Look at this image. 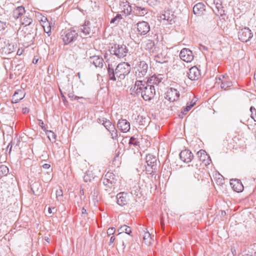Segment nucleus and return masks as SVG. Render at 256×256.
I'll return each mask as SVG.
<instances>
[{"label":"nucleus","mask_w":256,"mask_h":256,"mask_svg":"<svg viewBox=\"0 0 256 256\" xmlns=\"http://www.w3.org/2000/svg\"><path fill=\"white\" fill-rule=\"evenodd\" d=\"M60 92L61 96L62 98V100L64 101L66 100V97L64 96V95L62 94V92L61 91L60 89Z\"/></svg>","instance_id":"nucleus-54"},{"label":"nucleus","mask_w":256,"mask_h":256,"mask_svg":"<svg viewBox=\"0 0 256 256\" xmlns=\"http://www.w3.org/2000/svg\"><path fill=\"white\" fill-rule=\"evenodd\" d=\"M122 4V10L124 13L126 15L130 14L132 11V8L131 6L130 5L129 2H124Z\"/></svg>","instance_id":"nucleus-31"},{"label":"nucleus","mask_w":256,"mask_h":256,"mask_svg":"<svg viewBox=\"0 0 256 256\" xmlns=\"http://www.w3.org/2000/svg\"><path fill=\"white\" fill-rule=\"evenodd\" d=\"M117 203L120 206L126 205L128 202V196L126 193L120 192L116 196Z\"/></svg>","instance_id":"nucleus-22"},{"label":"nucleus","mask_w":256,"mask_h":256,"mask_svg":"<svg viewBox=\"0 0 256 256\" xmlns=\"http://www.w3.org/2000/svg\"><path fill=\"white\" fill-rule=\"evenodd\" d=\"M188 74L190 80H195L200 77V72L196 66H192L189 70Z\"/></svg>","instance_id":"nucleus-15"},{"label":"nucleus","mask_w":256,"mask_h":256,"mask_svg":"<svg viewBox=\"0 0 256 256\" xmlns=\"http://www.w3.org/2000/svg\"><path fill=\"white\" fill-rule=\"evenodd\" d=\"M142 118V116H138V118Z\"/></svg>","instance_id":"nucleus-60"},{"label":"nucleus","mask_w":256,"mask_h":256,"mask_svg":"<svg viewBox=\"0 0 256 256\" xmlns=\"http://www.w3.org/2000/svg\"><path fill=\"white\" fill-rule=\"evenodd\" d=\"M130 70V66L126 62L118 64L115 70V72L112 68H110V65L108 64V72L110 80H116V76L120 80H123L126 76L129 74Z\"/></svg>","instance_id":"nucleus-2"},{"label":"nucleus","mask_w":256,"mask_h":256,"mask_svg":"<svg viewBox=\"0 0 256 256\" xmlns=\"http://www.w3.org/2000/svg\"><path fill=\"white\" fill-rule=\"evenodd\" d=\"M114 240H115V238L114 236H112L110 240V244L113 243Z\"/></svg>","instance_id":"nucleus-52"},{"label":"nucleus","mask_w":256,"mask_h":256,"mask_svg":"<svg viewBox=\"0 0 256 256\" xmlns=\"http://www.w3.org/2000/svg\"><path fill=\"white\" fill-rule=\"evenodd\" d=\"M230 184L232 189L238 192H242L244 190L243 184L239 180H230Z\"/></svg>","instance_id":"nucleus-20"},{"label":"nucleus","mask_w":256,"mask_h":256,"mask_svg":"<svg viewBox=\"0 0 256 256\" xmlns=\"http://www.w3.org/2000/svg\"><path fill=\"white\" fill-rule=\"evenodd\" d=\"M89 24V22H85L84 24L82 25L80 28L81 32H83L85 36L90 34V28L88 26Z\"/></svg>","instance_id":"nucleus-32"},{"label":"nucleus","mask_w":256,"mask_h":256,"mask_svg":"<svg viewBox=\"0 0 256 256\" xmlns=\"http://www.w3.org/2000/svg\"><path fill=\"white\" fill-rule=\"evenodd\" d=\"M77 76L78 77V78H80V72H78L77 74Z\"/></svg>","instance_id":"nucleus-59"},{"label":"nucleus","mask_w":256,"mask_h":256,"mask_svg":"<svg viewBox=\"0 0 256 256\" xmlns=\"http://www.w3.org/2000/svg\"><path fill=\"white\" fill-rule=\"evenodd\" d=\"M88 173H87V174L84 176V181H85V182H88V180H90H90H88Z\"/></svg>","instance_id":"nucleus-53"},{"label":"nucleus","mask_w":256,"mask_h":256,"mask_svg":"<svg viewBox=\"0 0 256 256\" xmlns=\"http://www.w3.org/2000/svg\"><path fill=\"white\" fill-rule=\"evenodd\" d=\"M22 112L24 114H28L29 112V109L27 108H23L22 110Z\"/></svg>","instance_id":"nucleus-49"},{"label":"nucleus","mask_w":256,"mask_h":256,"mask_svg":"<svg viewBox=\"0 0 256 256\" xmlns=\"http://www.w3.org/2000/svg\"><path fill=\"white\" fill-rule=\"evenodd\" d=\"M194 104L195 102H188L186 106L182 110L181 113L182 114H186L188 112Z\"/></svg>","instance_id":"nucleus-34"},{"label":"nucleus","mask_w":256,"mask_h":256,"mask_svg":"<svg viewBox=\"0 0 256 256\" xmlns=\"http://www.w3.org/2000/svg\"><path fill=\"white\" fill-rule=\"evenodd\" d=\"M68 96L70 98H72V100L74 99V100H78V99L83 98V97H82V96L80 97V96H76L72 93L68 94Z\"/></svg>","instance_id":"nucleus-42"},{"label":"nucleus","mask_w":256,"mask_h":256,"mask_svg":"<svg viewBox=\"0 0 256 256\" xmlns=\"http://www.w3.org/2000/svg\"><path fill=\"white\" fill-rule=\"evenodd\" d=\"M163 80L162 74H154L150 77L148 80L147 83L149 84H158Z\"/></svg>","instance_id":"nucleus-23"},{"label":"nucleus","mask_w":256,"mask_h":256,"mask_svg":"<svg viewBox=\"0 0 256 256\" xmlns=\"http://www.w3.org/2000/svg\"><path fill=\"white\" fill-rule=\"evenodd\" d=\"M42 167H43V168H44L45 169H48V168H50V165L49 164H45L42 165Z\"/></svg>","instance_id":"nucleus-51"},{"label":"nucleus","mask_w":256,"mask_h":256,"mask_svg":"<svg viewBox=\"0 0 256 256\" xmlns=\"http://www.w3.org/2000/svg\"><path fill=\"white\" fill-rule=\"evenodd\" d=\"M134 90L136 94H140L145 100H151L154 96L156 92L154 86L149 84L142 80H136Z\"/></svg>","instance_id":"nucleus-1"},{"label":"nucleus","mask_w":256,"mask_h":256,"mask_svg":"<svg viewBox=\"0 0 256 256\" xmlns=\"http://www.w3.org/2000/svg\"><path fill=\"white\" fill-rule=\"evenodd\" d=\"M134 12L138 16H144L147 14L148 10L144 8L136 6L134 8Z\"/></svg>","instance_id":"nucleus-27"},{"label":"nucleus","mask_w":256,"mask_h":256,"mask_svg":"<svg viewBox=\"0 0 256 256\" xmlns=\"http://www.w3.org/2000/svg\"><path fill=\"white\" fill-rule=\"evenodd\" d=\"M48 212L50 214H51L52 213V210L50 208H48Z\"/></svg>","instance_id":"nucleus-56"},{"label":"nucleus","mask_w":256,"mask_h":256,"mask_svg":"<svg viewBox=\"0 0 256 256\" xmlns=\"http://www.w3.org/2000/svg\"><path fill=\"white\" fill-rule=\"evenodd\" d=\"M250 110L251 112L250 116L252 118L254 121L256 122V110L253 106H251Z\"/></svg>","instance_id":"nucleus-39"},{"label":"nucleus","mask_w":256,"mask_h":256,"mask_svg":"<svg viewBox=\"0 0 256 256\" xmlns=\"http://www.w3.org/2000/svg\"><path fill=\"white\" fill-rule=\"evenodd\" d=\"M154 59L156 62L158 63H164L166 62V55L164 54H162V52L154 55Z\"/></svg>","instance_id":"nucleus-29"},{"label":"nucleus","mask_w":256,"mask_h":256,"mask_svg":"<svg viewBox=\"0 0 256 256\" xmlns=\"http://www.w3.org/2000/svg\"><path fill=\"white\" fill-rule=\"evenodd\" d=\"M115 232V228H109L107 230V234L108 236L113 234Z\"/></svg>","instance_id":"nucleus-43"},{"label":"nucleus","mask_w":256,"mask_h":256,"mask_svg":"<svg viewBox=\"0 0 256 256\" xmlns=\"http://www.w3.org/2000/svg\"><path fill=\"white\" fill-rule=\"evenodd\" d=\"M146 162L148 166L152 168L154 166L156 161V158L152 154H148L146 156Z\"/></svg>","instance_id":"nucleus-28"},{"label":"nucleus","mask_w":256,"mask_h":256,"mask_svg":"<svg viewBox=\"0 0 256 256\" xmlns=\"http://www.w3.org/2000/svg\"><path fill=\"white\" fill-rule=\"evenodd\" d=\"M233 140L234 141H236V140H238V138L237 136H235Z\"/></svg>","instance_id":"nucleus-57"},{"label":"nucleus","mask_w":256,"mask_h":256,"mask_svg":"<svg viewBox=\"0 0 256 256\" xmlns=\"http://www.w3.org/2000/svg\"><path fill=\"white\" fill-rule=\"evenodd\" d=\"M12 145H10V144H9L7 148H8H8H9L10 151V150H12Z\"/></svg>","instance_id":"nucleus-55"},{"label":"nucleus","mask_w":256,"mask_h":256,"mask_svg":"<svg viewBox=\"0 0 256 256\" xmlns=\"http://www.w3.org/2000/svg\"><path fill=\"white\" fill-rule=\"evenodd\" d=\"M217 82L220 83L221 88L224 90H226L232 84V82L230 80L229 77L227 75L220 76L218 77Z\"/></svg>","instance_id":"nucleus-13"},{"label":"nucleus","mask_w":256,"mask_h":256,"mask_svg":"<svg viewBox=\"0 0 256 256\" xmlns=\"http://www.w3.org/2000/svg\"><path fill=\"white\" fill-rule=\"evenodd\" d=\"M118 127L122 132H126L130 130V124L126 120L121 119L118 122Z\"/></svg>","instance_id":"nucleus-19"},{"label":"nucleus","mask_w":256,"mask_h":256,"mask_svg":"<svg viewBox=\"0 0 256 256\" xmlns=\"http://www.w3.org/2000/svg\"><path fill=\"white\" fill-rule=\"evenodd\" d=\"M137 32L140 34H146L150 30L149 24L146 22L142 21L136 24Z\"/></svg>","instance_id":"nucleus-14"},{"label":"nucleus","mask_w":256,"mask_h":256,"mask_svg":"<svg viewBox=\"0 0 256 256\" xmlns=\"http://www.w3.org/2000/svg\"><path fill=\"white\" fill-rule=\"evenodd\" d=\"M120 230H121L122 232H124L129 235L132 232L130 228L126 225H124L122 226L120 228Z\"/></svg>","instance_id":"nucleus-36"},{"label":"nucleus","mask_w":256,"mask_h":256,"mask_svg":"<svg viewBox=\"0 0 256 256\" xmlns=\"http://www.w3.org/2000/svg\"><path fill=\"white\" fill-rule=\"evenodd\" d=\"M161 20L166 22L169 24L174 22L175 16L170 10L164 11L160 16Z\"/></svg>","instance_id":"nucleus-12"},{"label":"nucleus","mask_w":256,"mask_h":256,"mask_svg":"<svg viewBox=\"0 0 256 256\" xmlns=\"http://www.w3.org/2000/svg\"><path fill=\"white\" fill-rule=\"evenodd\" d=\"M89 61L96 67L102 68L103 66L104 60L102 58L98 56H94L90 58Z\"/></svg>","instance_id":"nucleus-21"},{"label":"nucleus","mask_w":256,"mask_h":256,"mask_svg":"<svg viewBox=\"0 0 256 256\" xmlns=\"http://www.w3.org/2000/svg\"><path fill=\"white\" fill-rule=\"evenodd\" d=\"M110 52L118 58H122L126 56L128 49L125 45L114 44L111 47Z\"/></svg>","instance_id":"nucleus-6"},{"label":"nucleus","mask_w":256,"mask_h":256,"mask_svg":"<svg viewBox=\"0 0 256 256\" xmlns=\"http://www.w3.org/2000/svg\"><path fill=\"white\" fill-rule=\"evenodd\" d=\"M38 58L36 56H34L32 60V63L36 64L38 62Z\"/></svg>","instance_id":"nucleus-50"},{"label":"nucleus","mask_w":256,"mask_h":256,"mask_svg":"<svg viewBox=\"0 0 256 256\" xmlns=\"http://www.w3.org/2000/svg\"><path fill=\"white\" fill-rule=\"evenodd\" d=\"M32 18H30L29 16H24L23 18V19L21 20V24H22L24 25V26H29L32 24Z\"/></svg>","instance_id":"nucleus-33"},{"label":"nucleus","mask_w":256,"mask_h":256,"mask_svg":"<svg viewBox=\"0 0 256 256\" xmlns=\"http://www.w3.org/2000/svg\"><path fill=\"white\" fill-rule=\"evenodd\" d=\"M215 178H216V182L219 184H222L224 182L223 176L220 174H216Z\"/></svg>","instance_id":"nucleus-38"},{"label":"nucleus","mask_w":256,"mask_h":256,"mask_svg":"<svg viewBox=\"0 0 256 256\" xmlns=\"http://www.w3.org/2000/svg\"><path fill=\"white\" fill-rule=\"evenodd\" d=\"M180 157L183 162L188 163L191 162L193 158V155L190 150H184L180 152Z\"/></svg>","instance_id":"nucleus-18"},{"label":"nucleus","mask_w":256,"mask_h":256,"mask_svg":"<svg viewBox=\"0 0 256 256\" xmlns=\"http://www.w3.org/2000/svg\"><path fill=\"white\" fill-rule=\"evenodd\" d=\"M238 36L240 40L247 42L252 37L253 34L248 28H244L239 31Z\"/></svg>","instance_id":"nucleus-7"},{"label":"nucleus","mask_w":256,"mask_h":256,"mask_svg":"<svg viewBox=\"0 0 256 256\" xmlns=\"http://www.w3.org/2000/svg\"><path fill=\"white\" fill-rule=\"evenodd\" d=\"M38 125L42 128V130H45L46 128H45L44 124L43 121L41 120H38Z\"/></svg>","instance_id":"nucleus-44"},{"label":"nucleus","mask_w":256,"mask_h":256,"mask_svg":"<svg viewBox=\"0 0 256 256\" xmlns=\"http://www.w3.org/2000/svg\"><path fill=\"white\" fill-rule=\"evenodd\" d=\"M193 12L195 14L201 16L205 12V6L202 2L196 4L193 8Z\"/></svg>","instance_id":"nucleus-24"},{"label":"nucleus","mask_w":256,"mask_h":256,"mask_svg":"<svg viewBox=\"0 0 256 256\" xmlns=\"http://www.w3.org/2000/svg\"><path fill=\"white\" fill-rule=\"evenodd\" d=\"M160 0H148V2L150 6H154L160 2Z\"/></svg>","instance_id":"nucleus-41"},{"label":"nucleus","mask_w":256,"mask_h":256,"mask_svg":"<svg viewBox=\"0 0 256 256\" xmlns=\"http://www.w3.org/2000/svg\"><path fill=\"white\" fill-rule=\"evenodd\" d=\"M180 97V92L177 89L170 88H168L166 94V98L170 102L177 100Z\"/></svg>","instance_id":"nucleus-8"},{"label":"nucleus","mask_w":256,"mask_h":256,"mask_svg":"<svg viewBox=\"0 0 256 256\" xmlns=\"http://www.w3.org/2000/svg\"><path fill=\"white\" fill-rule=\"evenodd\" d=\"M8 47L9 48V50L8 52V54L13 52L14 50V45L8 44Z\"/></svg>","instance_id":"nucleus-46"},{"label":"nucleus","mask_w":256,"mask_h":256,"mask_svg":"<svg viewBox=\"0 0 256 256\" xmlns=\"http://www.w3.org/2000/svg\"><path fill=\"white\" fill-rule=\"evenodd\" d=\"M63 196L62 190L61 188L58 190L56 191V198L58 200H61Z\"/></svg>","instance_id":"nucleus-40"},{"label":"nucleus","mask_w":256,"mask_h":256,"mask_svg":"<svg viewBox=\"0 0 256 256\" xmlns=\"http://www.w3.org/2000/svg\"><path fill=\"white\" fill-rule=\"evenodd\" d=\"M26 95V92L24 89H19L15 91L12 98V103H17L23 99Z\"/></svg>","instance_id":"nucleus-17"},{"label":"nucleus","mask_w":256,"mask_h":256,"mask_svg":"<svg viewBox=\"0 0 256 256\" xmlns=\"http://www.w3.org/2000/svg\"><path fill=\"white\" fill-rule=\"evenodd\" d=\"M144 46L145 49L148 50L150 53L154 54L156 52H158L160 50L155 46L154 42L153 40H148L144 43Z\"/></svg>","instance_id":"nucleus-16"},{"label":"nucleus","mask_w":256,"mask_h":256,"mask_svg":"<svg viewBox=\"0 0 256 256\" xmlns=\"http://www.w3.org/2000/svg\"><path fill=\"white\" fill-rule=\"evenodd\" d=\"M48 136L49 140L52 142H54L56 140V135L52 131H48Z\"/></svg>","instance_id":"nucleus-37"},{"label":"nucleus","mask_w":256,"mask_h":256,"mask_svg":"<svg viewBox=\"0 0 256 256\" xmlns=\"http://www.w3.org/2000/svg\"><path fill=\"white\" fill-rule=\"evenodd\" d=\"M197 156L199 158L200 160L202 162H205L206 160H208L209 156L206 154L205 150H200L197 152Z\"/></svg>","instance_id":"nucleus-30"},{"label":"nucleus","mask_w":256,"mask_h":256,"mask_svg":"<svg viewBox=\"0 0 256 256\" xmlns=\"http://www.w3.org/2000/svg\"><path fill=\"white\" fill-rule=\"evenodd\" d=\"M118 18V19H120L122 18V16L120 14H117L116 16V17H114V18H113L112 19V20H110V23L112 24V23H114L115 22L116 20Z\"/></svg>","instance_id":"nucleus-45"},{"label":"nucleus","mask_w":256,"mask_h":256,"mask_svg":"<svg viewBox=\"0 0 256 256\" xmlns=\"http://www.w3.org/2000/svg\"><path fill=\"white\" fill-rule=\"evenodd\" d=\"M40 16H41L40 22L44 30L50 36L51 34L52 27L54 26V24L52 22H49L46 16L41 14H40Z\"/></svg>","instance_id":"nucleus-11"},{"label":"nucleus","mask_w":256,"mask_h":256,"mask_svg":"<svg viewBox=\"0 0 256 256\" xmlns=\"http://www.w3.org/2000/svg\"><path fill=\"white\" fill-rule=\"evenodd\" d=\"M180 58L186 62H191L194 59L192 52L188 48H183L180 54Z\"/></svg>","instance_id":"nucleus-10"},{"label":"nucleus","mask_w":256,"mask_h":256,"mask_svg":"<svg viewBox=\"0 0 256 256\" xmlns=\"http://www.w3.org/2000/svg\"><path fill=\"white\" fill-rule=\"evenodd\" d=\"M25 12L26 11L24 7L22 6H18L15 10H14L12 14L14 17L17 19L23 15L25 13Z\"/></svg>","instance_id":"nucleus-26"},{"label":"nucleus","mask_w":256,"mask_h":256,"mask_svg":"<svg viewBox=\"0 0 256 256\" xmlns=\"http://www.w3.org/2000/svg\"><path fill=\"white\" fill-rule=\"evenodd\" d=\"M154 242V238L148 232H144L143 235V242L146 246L152 245Z\"/></svg>","instance_id":"nucleus-25"},{"label":"nucleus","mask_w":256,"mask_h":256,"mask_svg":"<svg viewBox=\"0 0 256 256\" xmlns=\"http://www.w3.org/2000/svg\"><path fill=\"white\" fill-rule=\"evenodd\" d=\"M241 122H242L243 124H246L245 122H242V120H241Z\"/></svg>","instance_id":"nucleus-61"},{"label":"nucleus","mask_w":256,"mask_h":256,"mask_svg":"<svg viewBox=\"0 0 256 256\" xmlns=\"http://www.w3.org/2000/svg\"><path fill=\"white\" fill-rule=\"evenodd\" d=\"M8 168L4 165L0 166V178L4 176L7 175L8 173Z\"/></svg>","instance_id":"nucleus-35"},{"label":"nucleus","mask_w":256,"mask_h":256,"mask_svg":"<svg viewBox=\"0 0 256 256\" xmlns=\"http://www.w3.org/2000/svg\"><path fill=\"white\" fill-rule=\"evenodd\" d=\"M77 32L72 29H68L62 32L60 38L64 45L68 44L76 41L78 37Z\"/></svg>","instance_id":"nucleus-3"},{"label":"nucleus","mask_w":256,"mask_h":256,"mask_svg":"<svg viewBox=\"0 0 256 256\" xmlns=\"http://www.w3.org/2000/svg\"><path fill=\"white\" fill-rule=\"evenodd\" d=\"M98 122L102 124L110 132L111 137L113 140L116 139L118 138V131L114 125L110 120L102 118L98 119Z\"/></svg>","instance_id":"nucleus-4"},{"label":"nucleus","mask_w":256,"mask_h":256,"mask_svg":"<svg viewBox=\"0 0 256 256\" xmlns=\"http://www.w3.org/2000/svg\"><path fill=\"white\" fill-rule=\"evenodd\" d=\"M23 52H24V49L18 48L16 54L18 56H20L22 54Z\"/></svg>","instance_id":"nucleus-48"},{"label":"nucleus","mask_w":256,"mask_h":256,"mask_svg":"<svg viewBox=\"0 0 256 256\" xmlns=\"http://www.w3.org/2000/svg\"><path fill=\"white\" fill-rule=\"evenodd\" d=\"M148 65L144 61L139 62L135 68V76L137 80H141L146 75Z\"/></svg>","instance_id":"nucleus-5"},{"label":"nucleus","mask_w":256,"mask_h":256,"mask_svg":"<svg viewBox=\"0 0 256 256\" xmlns=\"http://www.w3.org/2000/svg\"><path fill=\"white\" fill-rule=\"evenodd\" d=\"M130 144H134V145H136L137 144V141H136V138H131L130 140Z\"/></svg>","instance_id":"nucleus-47"},{"label":"nucleus","mask_w":256,"mask_h":256,"mask_svg":"<svg viewBox=\"0 0 256 256\" xmlns=\"http://www.w3.org/2000/svg\"><path fill=\"white\" fill-rule=\"evenodd\" d=\"M103 184L108 188H112L116 182L114 174L112 172H108L102 178Z\"/></svg>","instance_id":"nucleus-9"},{"label":"nucleus","mask_w":256,"mask_h":256,"mask_svg":"<svg viewBox=\"0 0 256 256\" xmlns=\"http://www.w3.org/2000/svg\"><path fill=\"white\" fill-rule=\"evenodd\" d=\"M86 212V210L84 209V208H82V214H84Z\"/></svg>","instance_id":"nucleus-58"}]
</instances>
